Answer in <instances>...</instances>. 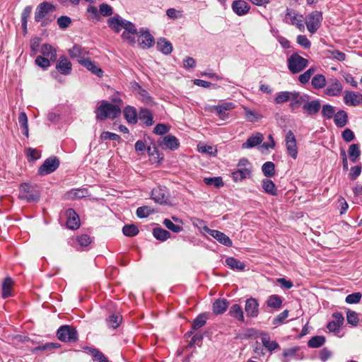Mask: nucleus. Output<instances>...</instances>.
<instances>
[{"label": "nucleus", "instance_id": "obj_1", "mask_svg": "<svg viewBox=\"0 0 362 362\" xmlns=\"http://www.w3.org/2000/svg\"><path fill=\"white\" fill-rule=\"evenodd\" d=\"M95 114L98 120H104L107 118L115 119L120 115L121 108L118 105H113L103 100L98 107Z\"/></svg>", "mask_w": 362, "mask_h": 362}, {"label": "nucleus", "instance_id": "obj_2", "mask_svg": "<svg viewBox=\"0 0 362 362\" xmlns=\"http://www.w3.org/2000/svg\"><path fill=\"white\" fill-rule=\"evenodd\" d=\"M18 199L27 202H37L40 199L39 187L35 185L23 183L19 187Z\"/></svg>", "mask_w": 362, "mask_h": 362}, {"label": "nucleus", "instance_id": "obj_3", "mask_svg": "<svg viewBox=\"0 0 362 362\" xmlns=\"http://www.w3.org/2000/svg\"><path fill=\"white\" fill-rule=\"evenodd\" d=\"M107 23L109 27L116 33H119L122 28L125 30L124 32L139 33L135 25L132 22L123 19L120 16H115L109 18Z\"/></svg>", "mask_w": 362, "mask_h": 362}, {"label": "nucleus", "instance_id": "obj_4", "mask_svg": "<svg viewBox=\"0 0 362 362\" xmlns=\"http://www.w3.org/2000/svg\"><path fill=\"white\" fill-rule=\"evenodd\" d=\"M58 339L63 342L74 343L78 340V332L76 328L70 325L61 326L57 332Z\"/></svg>", "mask_w": 362, "mask_h": 362}, {"label": "nucleus", "instance_id": "obj_5", "mask_svg": "<svg viewBox=\"0 0 362 362\" xmlns=\"http://www.w3.org/2000/svg\"><path fill=\"white\" fill-rule=\"evenodd\" d=\"M308 62L306 59L297 53H294L288 59V69L292 74H297L308 66Z\"/></svg>", "mask_w": 362, "mask_h": 362}, {"label": "nucleus", "instance_id": "obj_6", "mask_svg": "<svg viewBox=\"0 0 362 362\" xmlns=\"http://www.w3.org/2000/svg\"><path fill=\"white\" fill-rule=\"evenodd\" d=\"M56 6L47 1L40 3L35 11V21L41 22L44 18L56 11Z\"/></svg>", "mask_w": 362, "mask_h": 362}, {"label": "nucleus", "instance_id": "obj_7", "mask_svg": "<svg viewBox=\"0 0 362 362\" xmlns=\"http://www.w3.org/2000/svg\"><path fill=\"white\" fill-rule=\"evenodd\" d=\"M322 21L321 12L315 11L310 13L305 22L308 30L312 34L315 33L320 27Z\"/></svg>", "mask_w": 362, "mask_h": 362}, {"label": "nucleus", "instance_id": "obj_8", "mask_svg": "<svg viewBox=\"0 0 362 362\" xmlns=\"http://www.w3.org/2000/svg\"><path fill=\"white\" fill-rule=\"evenodd\" d=\"M59 166V160L54 156L47 158L38 169L41 176L49 175L55 171Z\"/></svg>", "mask_w": 362, "mask_h": 362}, {"label": "nucleus", "instance_id": "obj_9", "mask_svg": "<svg viewBox=\"0 0 362 362\" xmlns=\"http://www.w3.org/2000/svg\"><path fill=\"white\" fill-rule=\"evenodd\" d=\"M151 199L160 204H166L169 200V194L165 187L158 186L151 191Z\"/></svg>", "mask_w": 362, "mask_h": 362}, {"label": "nucleus", "instance_id": "obj_10", "mask_svg": "<svg viewBox=\"0 0 362 362\" xmlns=\"http://www.w3.org/2000/svg\"><path fill=\"white\" fill-rule=\"evenodd\" d=\"M136 42L141 48L147 49L154 45V38L147 30L141 28L139 32Z\"/></svg>", "mask_w": 362, "mask_h": 362}, {"label": "nucleus", "instance_id": "obj_11", "mask_svg": "<svg viewBox=\"0 0 362 362\" xmlns=\"http://www.w3.org/2000/svg\"><path fill=\"white\" fill-rule=\"evenodd\" d=\"M203 231L207 233L209 235L218 240L221 244L225 246L231 247L233 245V242L230 238L221 231L211 229L206 226L203 227Z\"/></svg>", "mask_w": 362, "mask_h": 362}, {"label": "nucleus", "instance_id": "obj_12", "mask_svg": "<svg viewBox=\"0 0 362 362\" xmlns=\"http://www.w3.org/2000/svg\"><path fill=\"white\" fill-rule=\"evenodd\" d=\"M343 90V86L337 78H332L329 81L328 85L324 90V93L328 96H339Z\"/></svg>", "mask_w": 362, "mask_h": 362}, {"label": "nucleus", "instance_id": "obj_13", "mask_svg": "<svg viewBox=\"0 0 362 362\" xmlns=\"http://www.w3.org/2000/svg\"><path fill=\"white\" fill-rule=\"evenodd\" d=\"M285 142L288 153L293 159H296L298 156V148L296 136L292 131L289 130L286 133Z\"/></svg>", "mask_w": 362, "mask_h": 362}, {"label": "nucleus", "instance_id": "obj_14", "mask_svg": "<svg viewBox=\"0 0 362 362\" xmlns=\"http://www.w3.org/2000/svg\"><path fill=\"white\" fill-rule=\"evenodd\" d=\"M259 304L255 298H250L245 300V311L246 315L250 318L257 317L259 314Z\"/></svg>", "mask_w": 362, "mask_h": 362}, {"label": "nucleus", "instance_id": "obj_15", "mask_svg": "<svg viewBox=\"0 0 362 362\" xmlns=\"http://www.w3.org/2000/svg\"><path fill=\"white\" fill-rule=\"evenodd\" d=\"M68 52L71 58L76 59L79 64H81V60L87 59L89 55V51L78 45H74L72 48L69 49Z\"/></svg>", "mask_w": 362, "mask_h": 362}, {"label": "nucleus", "instance_id": "obj_16", "mask_svg": "<svg viewBox=\"0 0 362 362\" xmlns=\"http://www.w3.org/2000/svg\"><path fill=\"white\" fill-rule=\"evenodd\" d=\"M308 99H310L309 95L293 90L292 91L289 107L291 109L295 110L300 105H303Z\"/></svg>", "mask_w": 362, "mask_h": 362}, {"label": "nucleus", "instance_id": "obj_17", "mask_svg": "<svg viewBox=\"0 0 362 362\" xmlns=\"http://www.w3.org/2000/svg\"><path fill=\"white\" fill-rule=\"evenodd\" d=\"M233 11L238 16L247 14L250 10V6L244 0H235L231 4Z\"/></svg>", "mask_w": 362, "mask_h": 362}, {"label": "nucleus", "instance_id": "obj_18", "mask_svg": "<svg viewBox=\"0 0 362 362\" xmlns=\"http://www.w3.org/2000/svg\"><path fill=\"white\" fill-rule=\"evenodd\" d=\"M66 216L67 217V228L71 230L78 229L80 226V220L75 211L73 209H68L66 211Z\"/></svg>", "mask_w": 362, "mask_h": 362}, {"label": "nucleus", "instance_id": "obj_19", "mask_svg": "<svg viewBox=\"0 0 362 362\" xmlns=\"http://www.w3.org/2000/svg\"><path fill=\"white\" fill-rule=\"evenodd\" d=\"M344 102L349 106H357L362 103V94L354 91H346Z\"/></svg>", "mask_w": 362, "mask_h": 362}, {"label": "nucleus", "instance_id": "obj_20", "mask_svg": "<svg viewBox=\"0 0 362 362\" xmlns=\"http://www.w3.org/2000/svg\"><path fill=\"white\" fill-rule=\"evenodd\" d=\"M321 109V103L320 100H308L303 105V110L308 115H315Z\"/></svg>", "mask_w": 362, "mask_h": 362}, {"label": "nucleus", "instance_id": "obj_21", "mask_svg": "<svg viewBox=\"0 0 362 362\" xmlns=\"http://www.w3.org/2000/svg\"><path fill=\"white\" fill-rule=\"evenodd\" d=\"M56 69L60 74L69 75L71 71L72 64L67 57L62 56L57 61Z\"/></svg>", "mask_w": 362, "mask_h": 362}, {"label": "nucleus", "instance_id": "obj_22", "mask_svg": "<svg viewBox=\"0 0 362 362\" xmlns=\"http://www.w3.org/2000/svg\"><path fill=\"white\" fill-rule=\"evenodd\" d=\"M264 139L263 135L261 133H256L255 134H252L242 144V148L243 149H249L254 148L262 144Z\"/></svg>", "mask_w": 362, "mask_h": 362}, {"label": "nucleus", "instance_id": "obj_23", "mask_svg": "<svg viewBox=\"0 0 362 362\" xmlns=\"http://www.w3.org/2000/svg\"><path fill=\"white\" fill-rule=\"evenodd\" d=\"M80 64L98 77H101L103 75V71L89 57L86 59L81 60Z\"/></svg>", "mask_w": 362, "mask_h": 362}, {"label": "nucleus", "instance_id": "obj_24", "mask_svg": "<svg viewBox=\"0 0 362 362\" xmlns=\"http://www.w3.org/2000/svg\"><path fill=\"white\" fill-rule=\"evenodd\" d=\"M160 145L163 148L175 151L179 148L180 142L175 136L168 134L163 138V141Z\"/></svg>", "mask_w": 362, "mask_h": 362}, {"label": "nucleus", "instance_id": "obj_25", "mask_svg": "<svg viewBox=\"0 0 362 362\" xmlns=\"http://www.w3.org/2000/svg\"><path fill=\"white\" fill-rule=\"evenodd\" d=\"M228 315L238 322H245L243 310L242 307L238 304H233L230 306L229 308Z\"/></svg>", "mask_w": 362, "mask_h": 362}, {"label": "nucleus", "instance_id": "obj_26", "mask_svg": "<svg viewBox=\"0 0 362 362\" xmlns=\"http://www.w3.org/2000/svg\"><path fill=\"white\" fill-rule=\"evenodd\" d=\"M282 303V298L276 294L269 296L266 300L267 306L276 310L281 308Z\"/></svg>", "mask_w": 362, "mask_h": 362}, {"label": "nucleus", "instance_id": "obj_27", "mask_svg": "<svg viewBox=\"0 0 362 362\" xmlns=\"http://www.w3.org/2000/svg\"><path fill=\"white\" fill-rule=\"evenodd\" d=\"M123 112L124 118L129 123L134 124L137 122L139 116L135 107L127 106Z\"/></svg>", "mask_w": 362, "mask_h": 362}, {"label": "nucleus", "instance_id": "obj_28", "mask_svg": "<svg viewBox=\"0 0 362 362\" xmlns=\"http://www.w3.org/2000/svg\"><path fill=\"white\" fill-rule=\"evenodd\" d=\"M251 175V168H238L237 170L232 173L231 176L234 182H240Z\"/></svg>", "mask_w": 362, "mask_h": 362}, {"label": "nucleus", "instance_id": "obj_29", "mask_svg": "<svg viewBox=\"0 0 362 362\" xmlns=\"http://www.w3.org/2000/svg\"><path fill=\"white\" fill-rule=\"evenodd\" d=\"M228 307V301L225 298H218L213 303V312L216 315H221L226 312Z\"/></svg>", "mask_w": 362, "mask_h": 362}, {"label": "nucleus", "instance_id": "obj_30", "mask_svg": "<svg viewBox=\"0 0 362 362\" xmlns=\"http://www.w3.org/2000/svg\"><path fill=\"white\" fill-rule=\"evenodd\" d=\"M235 107L233 103H225L221 105H216L214 109L216 111L217 115L221 119L227 117L226 111L233 109Z\"/></svg>", "mask_w": 362, "mask_h": 362}, {"label": "nucleus", "instance_id": "obj_31", "mask_svg": "<svg viewBox=\"0 0 362 362\" xmlns=\"http://www.w3.org/2000/svg\"><path fill=\"white\" fill-rule=\"evenodd\" d=\"M139 119L148 127L153 124V115L148 109L141 108L139 113Z\"/></svg>", "mask_w": 362, "mask_h": 362}, {"label": "nucleus", "instance_id": "obj_32", "mask_svg": "<svg viewBox=\"0 0 362 362\" xmlns=\"http://www.w3.org/2000/svg\"><path fill=\"white\" fill-rule=\"evenodd\" d=\"M334 122L337 127L341 128L346 125L348 115L344 110H339L334 115Z\"/></svg>", "mask_w": 362, "mask_h": 362}, {"label": "nucleus", "instance_id": "obj_33", "mask_svg": "<svg viewBox=\"0 0 362 362\" xmlns=\"http://www.w3.org/2000/svg\"><path fill=\"white\" fill-rule=\"evenodd\" d=\"M13 286V279L8 276L2 283V298H7L11 296V291Z\"/></svg>", "mask_w": 362, "mask_h": 362}, {"label": "nucleus", "instance_id": "obj_34", "mask_svg": "<svg viewBox=\"0 0 362 362\" xmlns=\"http://www.w3.org/2000/svg\"><path fill=\"white\" fill-rule=\"evenodd\" d=\"M157 49L164 54H169L173 51V45L170 42L161 38L157 42Z\"/></svg>", "mask_w": 362, "mask_h": 362}, {"label": "nucleus", "instance_id": "obj_35", "mask_svg": "<svg viewBox=\"0 0 362 362\" xmlns=\"http://www.w3.org/2000/svg\"><path fill=\"white\" fill-rule=\"evenodd\" d=\"M263 346L269 351H272L279 347V344L275 341H271L270 337L267 333H263L261 337Z\"/></svg>", "mask_w": 362, "mask_h": 362}, {"label": "nucleus", "instance_id": "obj_36", "mask_svg": "<svg viewBox=\"0 0 362 362\" xmlns=\"http://www.w3.org/2000/svg\"><path fill=\"white\" fill-rule=\"evenodd\" d=\"M88 192L86 188L73 189L67 192L68 199H75L87 197Z\"/></svg>", "mask_w": 362, "mask_h": 362}, {"label": "nucleus", "instance_id": "obj_37", "mask_svg": "<svg viewBox=\"0 0 362 362\" xmlns=\"http://www.w3.org/2000/svg\"><path fill=\"white\" fill-rule=\"evenodd\" d=\"M226 264L231 269L243 271L245 268V264L240 260L234 257H228L226 259Z\"/></svg>", "mask_w": 362, "mask_h": 362}, {"label": "nucleus", "instance_id": "obj_38", "mask_svg": "<svg viewBox=\"0 0 362 362\" xmlns=\"http://www.w3.org/2000/svg\"><path fill=\"white\" fill-rule=\"evenodd\" d=\"M262 186L266 193L273 196L277 194V189L272 180L269 179H264L262 182Z\"/></svg>", "mask_w": 362, "mask_h": 362}, {"label": "nucleus", "instance_id": "obj_39", "mask_svg": "<svg viewBox=\"0 0 362 362\" xmlns=\"http://www.w3.org/2000/svg\"><path fill=\"white\" fill-rule=\"evenodd\" d=\"M18 123L23 129L22 133L26 138L29 136L28 117L24 112H21L18 117Z\"/></svg>", "mask_w": 362, "mask_h": 362}, {"label": "nucleus", "instance_id": "obj_40", "mask_svg": "<svg viewBox=\"0 0 362 362\" xmlns=\"http://www.w3.org/2000/svg\"><path fill=\"white\" fill-rule=\"evenodd\" d=\"M311 84L315 89H322L326 86V78L325 76L322 74H316L315 75L312 80Z\"/></svg>", "mask_w": 362, "mask_h": 362}, {"label": "nucleus", "instance_id": "obj_41", "mask_svg": "<svg viewBox=\"0 0 362 362\" xmlns=\"http://www.w3.org/2000/svg\"><path fill=\"white\" fill-rule=\"evenodd\" d=\"M153 235L158 240L165 241L170 237V233L162 228H155L153 230Z\"/></svg>", "mask_w": 362, "mask_h": 362}, {"label": "nucleus", "instance_id": "obj_42", "mask_svg": "<svg viewBox=\"0 0 362 362\" xmlns=\"http://www.w3.org/2000/svg\"><path fill=\"white\" fill-rule=\"evenodd\" d=\"M292 91H281L276 94L274 102L276 104H282L288 101L291 102Z\"/></svg>", "mask_w": 362, "mask_h": 362}, {"label": "nucleus", "instance_id": "obj_43", "mask_svg": "<svg viewBox=\"0 0 362 362\" xmlns=\"http://www.w3.org/2000/svg\"><path fill=\"white\" fill-rule=\"evenodd\" d=\"M335 114V107L329 104H325L322 106L321 115L325 119H332Z\"/></svg>", "mask_w": 362, "mask_h": 362}, {"label": "nucleus", "instance_id": "obj_44", "mask_svg": "<svg viewBox=\"0 0 362 362\" xmlns=\"http://www.w3.org/2000/svg\"><path fill=\"white\" fill-rule=\"evenodd\" d=\"M349 155L350 160L355 163L357 159L359 158L361 155V151L359 148V145L358 144H351L349 148Z\"/></svg>", "mask_w": 362, "mask_h": 362}, {"label": "nucleus", "instance_id": "obj_45", "mask_svg": "<svg viewBox=\"0 0 362 362\" xmlns=\"http://www.w3.org/2000/svg\"><path fill=\"white\" fill-rule=\"evenodd\" d=\"M262 170L266 177H271L275 174V165L274 163L267 161L262 165Z\"/></svg>", "mask_w": 362, "mask_h": 362}, {"label": "nucleus", "instance_id": "obj_46", "mask_svg": "<svg viewBox=\"0 0 362 362\" xmlns=\"http://www.w3.org/2000/svg\"><path fill=\"white\" fill-rule=\"evenodd\" d=\"M41 53L42 55L49 58L50 60L55 59L56 51L49 45L44 44L41 47Z\"/></svg>", "mask_w": 362, "mask_h": 362}, {"label": "nucleus", "instance_id": "obj_47", "mask_svg": "<svg viewBox=\"0 0 362 362\" xmlns=\"http://www.w3.org/2000/svg\"><path fill=\"white\" fill-rule=\"evenodd\" d=\"M207 320V315L202 313L199 315L193 321L192 329L197 330L205 325Z\"/></svg>", "mask_w": 362, "mask_h": 362}, {"label": "nucleus", "instance_id": "obj_48", "mask_svg": "<svg viewBox=\"0 0 362 362\" xmlns=\"http://www.w3.org/2000/svg\"><path fill=\"white\" fill-rule=\"evenodd\" d=\"M298 350V347H293L284 350L283 356L284 358L282 360V362H289L291 358H299L298 357H296V354Z\"/></svg>", "mask_w": 362, "mask_h": 362}, {"label": "nucleus", "instance_id": "obj_49", "mask_svg": "<svg viewBox=\"0 0 362 362\" xmlns=\"http://www.w3.org/2000/svg\"><path fill=\"white\" fill-rule=\"evenodd\" d=\"M122 322V317L119 314H113L107 319V325L109 327L116 329Z\"/></svg>", "mask_w": 362, "mask_h": 362}, {"label": "nucleus", "instance_id": "obj_50", "mask_svg": "<svg viewBox=\"0 0 362 362\" xmlns=\"http://www.w3.org/2000/svg\"><path fill=\"white\" fill-rule=\"evenodd\" d=\"M325 342V338L322 336L313 337L308 342V346L310 348H319Z\"/></svg>", "mask_w": 362, "mask_h": 362}, {"label": "nucleus", "instance_id": "obj_51", "mask_svg": "<svg viewBox=\"0 0 362 362\" xmlns=\"http://www.w3.org/2000/svg\"><path fill=\"white\" fill-rule=\"evenodd\" d=\"M290 23L295 25L301 32L304 31L305 30L303 18L301 15L294 14L292 16Z\"/></svg>", "mask_w": 362, "mask_h": 362}, {"label": "nucleus", "instance_id": "obj_52", "mask_svg": "<svg viewBox=\"0 0 362 362\" xmlns=\"http://www.w3.org/2000/svg\"><path fill=\"white\" fill-rule=\"evenodd\" d=\"M123 234L128 237H133L139 233V229L135 225H125L122 228Z\"/></svg>", "mask_w": 362, "mask_h": 362}, {"label": "nucleus", "instance_id": "obj_53", "mask_svg": "<svg viewBox=\"0 0 362 362\" xmlns=\"http://www.w3.org/2000/svg\"><path fill=\"white\" fill-rule=\"evenodd\" d=\"M204 182L206 185H213L216 187H220L223 185V182L221 177H205Z\"/></svg>", "mask_w": 362, "mask_h": 362}, {"label": "nucleus", "instance_id": "obj_54", "mask_svg": "<svg viewBox=\"0 0 362 362\" xmlns=\"http://www.w3.org/2000/svg\"><path fill=\"white\" fill-rule=\"evenodd\" d=\"M346 320L347 323L351 326H357L359 322L358 314L355 311L348 310L346 313Z\"/></svg>", "mask_w": 362, "mask_h": 362}, {"label": "nucleus", "instance_id": "obj_55", "mask_svg": "<svg viewBox=\"0 0 362 362\" xmlns=\"http://www.w3.org/2000/svg\"><path fill=\"white\" fill-rule=\"evenodd\" d=\"M139 33L123 32L122 37L127 40L131 45L134 46L136 44Z\"/></svg>", "mask_w": 362, "mask_h": 362}, {"label": "nucleus", "instance_id": "obj_56", "mask_svg": "<svg viewBox=\"0 0 362 362\" xmlns=\"http://www.w3.org/2000/svg\"><path fill=\"white\" fill-rule=\"evenodd\" d=\"M93 358L98 362H109L107 358L98 349H91L90 350Z\"/></svg>", "mask_w": 362, "mask_h": 362}, {"label": "nucleus", "instance_id": "obj_57", "mask_svg": "<svg viewBox=\"0 0 362 362\" xmlns=\"http://www.w3.org/2000/svg\"><path fill=\"white\" fill-rule=\"evenodd\" d=\"M164 226L174 233H180L183 230L181 226L175 224L171 220L165 218L163 221Z\"/></svg>", "mask_w": 362, "mask_h": 362}, {"label": "nucleus", "instance_id": "obj_58", "mask_svg": "<svg viewBox=\"0 0 362 362\" xmlns=\"http://www.w3.org/2000/svg\"><path fill=\"white\" fill-rule=\"evenodd\" d=\"M139 89L138 94L139 99L147 105L153 103L152 98L149 95V93L146 90L142 89L139 86Z\"/></svg>", "mask_w": 362, "mask_h": 362}, {"label": "nucleus", "instance_id": "obj_59", "mask_svg": "<svg viewBox=\"0 0 362 362\" xmlns=\"http://www.w3.org/2000/svg\"><path fill=\"white\" fill-rule=\"evenodd\" d=\"M314 72H315V69L313 67L308 69L303 74H300L298 76V81L303 84L307 83L310 81V79L312 75L314 74Z\"/></svg>", "mask_w": 362, "mask_h": 362}, {"label": "nucleus", "instance_id": "obj_60", "mask_svg": "<svg viewBox=\"0 0 362 362\" xmlns=\"http://www.w3.org/2000/svg\"><path fill=\"white\" fill-rule=\"evenodd\" d=\"M362 294L360 292H356L348 295L345 298V302L348 304L358 303L361 299Z\"/></svg>", "mask_w": 362, "mask_h": 362}, {"label": "nucleus", "instance_id": "obj_61", "mask_svg": "<svg viewBox=\"0 0 362 362\" xmlns=\"http://www.w3.org/2000/svg\"><path fill=\"white\" fill-rule=\"evenodd\" d=\"M153 213L150 206H143L136 209V215L139 218H146Z\"/></svg>", "mask_w": 362, "mask_h": 362}, {"label": "nucleus", "instance_id": "obj_62", "mask_svg": "<svg viewBox=\"0 0 362 362\" xmlns=\"http://www.w3.org/2000/svg\"><path fill=\"white\" fill-rule=\"evenodd\" d=\"M170 127L165 124H158L153 129V133L157 135H163L170 131Z\"/></svg>", "mask_w": 362, "mask_h": 362}, {"label": "nucleus", "instance_id": "obj_63", "mask_svg": "<svg viewBox=\"0 0 362 362\" xmlns=\"http://www.w3.org/2000/svg\"><path fill=\"white\" fill-rule=\"evenodd\" d=\"M77 242L80 246L85 247L90 244L92 240L88 235L83 234L77 237Z\"/></svg>", "mask_w": 362, "mask_h": 362}, {"label": "nucleus", "instance_id": "obj_64", "mask_svg": "<svg viewBox=\"0 0 362 362\" xmlns=\"http://www.w3.org/2000/svg\"><path fill=\"white\" fill-rule=\"evenodd\" d=\"M35 64L38 66H40L44 69H47L50 66L49 59L46 57H42V56H37L36 57Z\"/></svg>", "mask_w": 362, "mask_h": 362}]
</instances>
